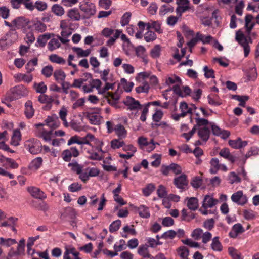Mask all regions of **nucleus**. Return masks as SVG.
Masks as SVG:
<instances>
[{
  "instance_id": "f03ea898",
  "label": "nucleus",
  "mask_w": 259,
  "mask_h": 259,
  "mask_svg": "<svg viewBox=\"0 0 259 259\" xmlns=\"http://www.w3.org/2000/svg\"><path fill=\"white\" fill-rule=\"evenodd\" d=\"M245 36L240 30L236 33V40L243 48L244 56H248L250 48L249 44H252V39L250 35Z\"/></svg>"
},
{
  "instance_id": "bb28decb",
  "label": "nucleus",
  "mask_w": 259,
  "mask_h": 259,
  "mask_svg": "<svg viewBox=\"0 0 259 259\" xmlns=\"http://www.w3.org/2000/svg\"><path fill=\"white\" fill-rule=\"evenodd\" d=\"M219 239V237H215L213 238L211 244V248L213 251L220 252L222 250L223 247Z\"/></svg>"
},
{
  "instance_id": "8fccbe9b",
  "label": "nucleus",
  "mask_w": 259,
  "mask_h": 259,
  "mask_svg": "<svg viewBox=\"0 0 259 259\" xmlns=\"http://www.w3.org/2000/svg\"><path fill=\"white\" fill-rule=\"evenodd\" d=\"M161 48L160 45H156L150 51V55L153 58H157L160 56Z\"/></svg>"
},
{
  "instance_id": "4d7b16f0",
  "label": "nucleus",
  "mask_w": 259,
  "mask_h": 259,
  "mask_svg": "<svg viewBox=\"0 0 259 259\" xmlns=\"http://www.w3.org/2000/svg\"><path fill=\"white\" fill-rule=\"evenodd\" d=\"M131 17V13L130 12H126L122 16L121 19V24L122 26H125L129 23L130 18Z\"/></svg>"
},
{
  "instance_id": "e433bc0d",
  "label": "nucleus",
  "mask_w": 259,
  "mask_h": 259,
  "mask_svg": "<svg viewBox=\"0 0 259 259\" xmlns=\"http://www.w3.org/2000/svg\"><path fill=\"white\" fill-rule=\"evenodd\" d=\"M38 100L41 103L51 104L54 101L53 96H49L45 94L39 95Z\"/></svg>"
},
{
  "instance_id": "ddd939ff",
  "label": "nucleus",
  "mask_w": 259,
  "mask_h": 259,
  "mask_svg": "<svg viewBox=\"0 0 259 259\" xmlns=\"http://www.w3.org/2000/svg\"><path fill=\"white\" fill-rule=\"evenodd\" d=\"M247 141H242L241 138H238L237 139L229 141V145L234 149H241L245 147L247 145Z\"/></svg>"
},
{
  "instance_id": "5701e85b",
  "label": "nucleus",
  "mask_w": 259,
  "mask_h": 259,
  "mask_svg": "<svg viewBox=\"0 0 259 259\" xmlns=\"http://www.w3.org/2000/svg\"><path fill=\"white\" fill-rule=\"evenodd\" d=\"M32 6L33 7V9L29 10V11H32L36 8L39 11H44L47 9L48 5L45 2L37 1L34 4L32 3Z\"/></svg>"
},
{
  "instance_id": "58836bf2",
  "label": "nucleus",
  "mask_w": 259,
  "mask_h": 259,
  "mask_svg": "<svg viewBox=\"0 0 259 259\" xmlns=\"http://www.w3.org/2000/svg\"><path fill=\"white\" fill-rule=\"evenodd\" d=\"M155 189V185L152 183L147 184L146 187L142 189L143 195L145 196H149Z\"/></svg>"
},
{
  "instance_id": "09e8293b",
  "label": "nucleus",
  "mask_w": 259,
  "mask_h": 259,
  "mask_svg": "<svg viewBox=\"0 0 259 259\" xmlns=\"http://www.w3.org/2000/svg\"><path fill=\"white\" fill-rule=\"evenodd\" d=\"M203 230L202 229L198 228L194 229L191 233V237L195 240H199L202 235Z\"/></svg>"
},
{
  "instance_id": "052dcab7",
  "label": "nucleus",
  "mask_w": 259,
  "mask_h": 259,
  "mask_svg": "<svg viewBox=\"0 0 259 259\" xmlns=\"http://www.w3.org/2000/svg\"><path fill=\"white\" fill-rule=\"evenodd\" d=\"M34 27L35 30L39 32L45 31L47 28L46 25L40 21H37L35 23Z\"/></svg>"
},
{
  "instance_id": "7c9ffc66",
  "label": "nucleus",
  "mask_w": 259,
  "mask_h": 259,
  "mask_svg": "<svg viewBox=\"0 0 259 259\" xmlns=\"http://www.w3.org/2000/svg\"><path fill=\"white\" fill-rule=\"evenodd\" d=\"M4 23L6 26L11 28L10 31L6 35L7 37L9 38V37L13 35L14 39H16L18 38V34L15 31V26H13V23H10L7 21H5Z\"/></svg>"
},
{
  "instance_id": "c85d7f7f",
  "label": "nucleus",
  "mask_w": 259,
  "mask_h": 259,
  "mask_svg": "<svg viewBox=\"0 0 259 259\" xmlns=\"http://www.w3.org/2000/svg\"><path fill=\"white\" fill-rule=\"evenodd\" d=\"M52 12L56 15L61 16L64 15L65 11L64 8L59 4H54L51 7Z\"/></svg>"
},
{
  "instance_id": "c9c22d12",
  "label": "nucleus",
  "mask_w": 259,
  "mask_h": 259,
  "mask_svg": "<svg viewBox=\"0 0 259 259\" xmlns=\"http://www.w3.org/2000/svg\"><path fill=\"white\" fill-rule=\"evenodd\" d=\"M196 37L199 40L202 41L204 44H208L212 40H213V38L211 35L205 36L200 32L197 33Z\"/></svg>"
},
{
  "instance_id": "9b49d317",
  "label": "nucleus",
  "mask_w": 259,
  "mask_h": 259,
  "mask_svg": "<svg viewBox=\"0 0 259 259\" xmlns=\"http://www.w3.org/2000/svg\"><path fill=\"white\" fill-rule=\"evenodd\" d=\"M27 190L31 195L35 198L42 200L47 197L45 193L37 187H28Z\"/></svg>"
},
{
  "instance_id": "f8f14e48",
  "label": "nucleus",
  "mask_w": 259,
  "mask_h": 259,
  "mask_svg": "<svg viewBox=\"0 0 259 259\" xmlns=\"http://www.w3.org/2000/svg\"><path fill=\"white\" fill-rule=\"evenodd\" d=\"M253 16L251 14H247L245 18V28L246 34L250 35V31L255 25V22H252L251 21Z\"/></svg>"
},
{
  "instance_id": "a18cd8bd",
  "label": "nucleus",
  "mask_w": 259,
  "mask_h": 259,
  "mask_svg": "<svg viewBox=\"0 0 259 259\" xmlns=\"http://www.w3.org/2000/svg\"><path fill=\"white\" fill-rule=\"evenodd\" d=\"M190 184L194 188L198 189L202 184V179L199 176L194 177L192 178Z\"/></svg>"
},
{
  "instance_id": "0e129e2a",
  "label": "nucleus",
  "mask_w": 259,
  "mask_h": 259,
  "mask_svg": "<svg viewBox=\"0 0 259 259\" xmlns=\"http://www.w3.org/2000/svg\"><path fill=\"white\" fill-rule=\"evenodd\" d=\"M176 236V231L172 230H170L167 232H164L161 236V238L165 239H172Z\"/></svg>"
},
{
  "instance_id": "473e14b6",
  "label": "nucleus",
  "mask_w": 259,
  "mask_h": 259,
  "mask_svg": "<svg viewBox=\"0 0 259 259\" xmlns=\"http://www.w3.org/2000/svg\"><path fill=\"white\" fill-rule=\"evenodd\" d=\"M118 138V139H114L111 141V147L113 149H119L124 146L125 143Z\"/></svg>"
},
{
  "instance_id": "2f4dec72",
  "label": "nucleus",
  "mask_w": 259,
  "mask_h": 259,
  "mask_svg": "<svg viewBox=\"0 0 259 259\" xmlns=\"http://www.w3.org/2000/svg\"><path fill=\"white\" fill-rule=\"evenodd\" d=\"M49 59L52 63H55L59 64H64L66 61L62 57L59 56L57 54H51L49 56Z\"/></svg>"
},
{
  "instance_id": "39448f33",
  "label": "nucleus",
  "mask_w": 259,
  "mask_h": 259,
  "mask_svg": "<svg viewBox=\"0 0 259 259\" xmlns=\"http://www.w3.org/2000/svg\"><path fill=\"white\" fill-rule=\"evenodd\" d=\"M12 23L15 29H22L23 31H26L31 28L29 19L24 16L16 17L12 21Z\"/></svg>"
},
{
  "instance_id": "5fc2aeb1",
  "label": "nucleus",
  "mask_w": 259,
  "mask_h": 259,
  "mask_svg": "<svg viewBox=\"0 0 259 259\" xmlns=\"http://www.w3.org/2000/svg\"><path fill=\"white\" fill-rule=\"evenodd\" d=\"M156 35L152 31H148L145 34L144 39L146 42H151L155 40Z\"/></svg>"
},
{
  "instance_id": "864d4df0",
  "label": "nucleus",
  "mask_w": 259,
  "mask_h": 259,
  "mask_svg": "<svg viewBox=\"0 0 259 259\" xmlns=\"http://www.w3.org/2000/svg\"><path fill=\"white\" fill-rule=\"evenodd\" d=\"M0 244L3 245H5L6 246H10L11 245L16 244L17 241L15 239L8 238V239H4V238H0Z\"/></svg>"
},
{
  "instance_id": "6e6552de",
  "label": "nucleus",
  "mask_w": 259,
  "mask_h": 259,
  "mask_svg": "<svg viewBox=\"0 0 259 259\" xmlns=\"http://www.w3.org/2000/svg\"><path fill=\"white\" fill-rule=\"evenodd\" d=\"M174 185L179 189L184 190L188 184L187 177L185 174L175 178L174 180Z\"/></svg>"
},
{
  "instance_id": "b1692460",
  "label": "nucleus",
  "mask_w": 259,
  "mask_h": 259,
  "mask_svg": "<svg viewBox=\"0 0 259 259\" xmlns=\"http://www.w3.org/2000/svg\"><path fill=\"white\" fill-rule=\"evenodd\" d=\"M177 251L181 259H188L189 250L186 246H180L177 249Z\"/></svg>"
},
{
  "instance_id": "393cba45",
  "label": "nucleus",
  "mask_w": 259,
  "mask_h": 259,
  "mask_svg": "<svg viewBox=\"0 0 259 259\" xmlns=\"http://www.w3.org/2000/svg\"><path fill=\"white\" fill-rule=\"evenodd\" d=\"M188 207L192 210L197 209L198 207V200L196 197H192L188 199L187 202Z\"/></svg>"
},
{
  "instance_id": "dca6fc26",
  "label": "nucleus",
  "mask_w": 259,
  "mask_h": 259,
  "mask_svg": "<svg viewBox=\"0 0 259 259\" xmlns=\"http://www.w3.org/2000/svg\"><path fill=\"white\" fill-rule=\"evenodd\" d=\"M219 155L230 161L232 163H233L236 159V157L230 153L229 149L227 148L222 149L219 152Z\"/></svg>"
},
{
  "instance_id": "774afa93",
  "label": "nucleus",
  "mask_w": 259,
  "mask_h": 259,
  "mask_svg": "<svg viewBox=\"0 0 259 259\" xmlns=\"http://www.w3.org/2000/svg\"><path fill=\"white\" fill-rule=\"evenodd\" d=\"M170 169L176 175H179L182 172L181 167L175 163L170 164Z\"/></svg>"
},
{
  "instance_id": "680f3d73",
  "label": "nucleus",
  "mask_w": 259,
  "mask_h": 259,
  "mask_svg": "<svg viewBox=\"0 0 259 259\" xmlns=\"http://www.w3.org/2000/svg\"><path fill=\"white\" fill-rule=\"evenodd\" d=\"M181 241L182 243L185 245H188L189 246L191 247H194V248H199L200 247L199 244L195 241H193L190 239H187L185 240H182Z\"/></svg>"
},
{
  "instance_id": "f3484780",
  "label": "nucleus",
  "mask_w": 259,
  "mask_h": 259,
  "mask_svg": "<svg viewBox=\"0 0 259 259\" xmlns=\"http://www.w3.org/2000/svg\"><path fill=\"white\" fill-rule=\"evenodd\" d=\"M24 114L28 119L31 118L34 115V109L31 100H28L25 104Z\"/></svg>"
},
{
  "instance_id": "49530a36",
  "label": "nucleus",
  "mask_w": 259,
  "mask_h": 259,
  "mask_svg": "<svg viewBox=\"0 0 259 259\" xmlns=\"http://www.w3.org/2000/svg\"><path fill=\"white\" fill-rule=\"evenodd\" d=\"M121 222L120 220H117L113 222L109 226V231L111 233L117 231L120 228Z\"/></svg>"
},
{
  "instance_id": "79ce46f5",
  "label": "nucleus",
  "mask_w": 259,
  "mask_h": 259,
  "mask_svg": "<svg viewBox=\"0 0 259 259\" xmlns=\"http://www.w3.org/2000/svg\"><path fill=\"white\" fill-rule=\"evenodd\" d=\"M41 72V74L46 77L49 78L53 74V67L52 65H47L42 69Z\"/></svg>"
},
{
  "instance_id": "4468645a",
  "label": "nucleus",
  "mask_w": 259,
  "mask_h": 259,
  "mask_svg": "<svg viewBox=\"0 0 259 259\" xmlns=\"http://www.w3.org/2000/svg\"><path fill=\"white\" fill-rule=\"evenodd\" d=\"M218 202V200L215 199L209 195H207L204 198L202 203V207L204 209L211 208L215 206Z\"/></svg>"
},
{
  "instance_id": "e2e57ef3",
  "label": "nucleus",
  "mask_w": 259,
  "mask_h": 259,
  "mask_svg": "<svg viewBox=\"0 0 259 259\" xmlns=\"http://www.w3.org/2000/svg\"><path fill=\"white\" fill-rule=\"evenodd\" d=\"M135 90L137 93H148L149 90V85L147 82H145L143 85L137 87Z\"/></svg>"
},
{
  "instance_id": "412c9836",
  "label": "nucleus",
  "mask_w": 259,
  "mask_h": 259,
  "mask_svg": "<svg viewBox=\"0 0 259 259\" xmlns=\"http://www.w3.org/2000/svg\"><path fill=\"white\" fill-rule=\"evenodd\" d=\"M21 135L19 130L16 129L13 131V134L11 140L12 145L17 146L19 145V142L21 140Z\"/></svg>"
},
{
  "instance_id": "6ab92c4d",
  "label": "nucleus",
  "mask_w": 259,
  "mask_h": 259,
  "mask_svg": "<svg viewBox=\"0 0 259 259\" xmlns=\"http://www.w3.org/2000/svg\"><path fill=\"white\" fill-rule=\"evenodd\" d=\"M210 131L207 127H200L198 131L199 137L205 142H206L209 138Z\"/></svg>"
},
{
  "instance_id": "6e6d98bb",
  "label": "nucleus",
  "mask_w": 259,
  "mask_h": 259,
  "mask_svg": "<svg viewBox=\"0 0 259 259\" xmlns=\"http://www.w3.org/2000/svg\"><path fill=\"white\" fill-rule=\"evenodd\" d=\"M68 165L69 167H72V170L75 171L77 174H80L82 171V167L76 161L69 163Z\"/></svg>"
},
{
  "instance_id": "7ed1b4c3",
  "label": "nucleus",
  "mask_w": 259,
  "mask_h": 259,
  "mask_svg": "<svg viewBox=\"0 0 259 259\" xmlns=\"http://www.w3.org/2000/svg\"><path fill=\"white\" fill-rule=\"evenodd\" d=\"M12 95H8L5 100L9 102L13 101L28 94L27 89L23 85H18L11 89Z\"/></svg>"
},
{
  "instance_id": "423d86ee",
  "label": "nucleus",
  "mask_w": 259,
  "mask_h": 259,
  "mask_svg": "<svg viewBox=\"0 0 259 259\" xmlns=\"http://www.w3.org/2000/svg\"><path fill=\"white\" fill-rule=\"evenodd\" d=\"M24 146L26 149L32 154H37L41 151L40 143L34 139L27 141Z\"/></svg>"
},
{
  "instance_id": "9d476101",
  "label": "nucleus",
  "mask_w": 259,
  "mask_h": 259,
  "mask_svg": "<svg viewBox=\"0 0 259 259\" xmlns=\"http://www.w3.org/2000/svg\"><path fill=\"white\" fill-rule=\"evenodd\" d=\"M75 217L74 209L71 207H66L61 212L60 218L63 221H66L68 219H73Z\"/></svg>"
},
{
  "instance_id": "de8ad7c7",
  "label": "nucleus",
  "mask_w": 259,
  "mask_h": 259,
  "mask_svg": "<svg viewBox=\"0 0 259 259\" xmlns=\"http://www.w3.org/2000/svg\"><path fill=\"white\" fill-rule=\"evenodd\" d=\"M87 118L90 120L91 124L97 125L100 123V116L93 113H89Z\"/></svg>"
},
{
  "instance_id": "f704fd0d",
  "label": "nucleus",
  "mask_w": 259,
  "mask_h": 259,
  "mask_svg": "<svg viewBox=\"0 0 259 259\" xmlns=\"http://www.w3.org/2000/svg\"><path fill=\"white\" fill-rule=\"evenodd\" d=\"M60 47V43L59 42L58 37L57 38L51 39L48 45V49L51 51H52Z\"/></svg>"
},
{
  "instance_id": "0eeeda50",
  "label": "nucleus",
  "mask_w": 259,
  "mask_h": 259,
  "mask_svg": "<svg viewBox=\"0 0 259 259\" xmlns=\"http://www.w3.org/2000/svg\"><path fill=\"white\" fill-rule=\"evenodd\" d=\"M231 198L233 202L240 205H243L247 202V198L245 195L243 194L242 191H238L233 193Z\"/></svg>"
},
{
  "instance_id": "1a4fd4ad",
  "label": "nucleus",
  "mask_w": 259,
  "mask_h": 259,
  "mask_svg": "<svg viewBox=\"0 0 259 259\" xmlns=\"http://www.w3.org/2000/svg\"><path fill=\"white\" fill-rule=\"evenodd\" d=\"M123 103L124 105L128 106V109L130 110H134L141 109L142 105L139 101L136 100L134 98L127 96L126 100L123 101Z\"/></svg>"
},
{
  "instance_id": "aec40b11",
  "label": "nucleus",
  "mask_w": 259,
  "mask_h": 259,
  "mask_svg": "<svg viewBox=\"0 0 259 259\" xmlns=\"http://www.w3.org/2000/svg\"><path fill=\"white\" fill-rule=\"evenodd\" d=\"M210 164L211 168L210 172L212 174L217 173L218 171L221 168V164L220 163L219 160L217 158H213L210 160Z\"/></svg>"
},
{
  "instance_id": "338daca9",
  "label": "nucleus",
  "mask_w": 259,
  "mask_h": 259,
  "mask_svg": "<svg viewBox=\"0 0 259 259\" xmlns=\"http://www.w3.org/2000/svg\"><path fill=\"white\" fill-rule=\"evenodd\" d=\"M163 113L161 110L156 109L152 116V119L154 121L158 122L163 116Z\"/></svg>"
},
{
  "instance_id": "c03bdc74",
  "label": "nucleus",
  "mask_w": 259,
  "mask_h": 259,
  "mask_svg": "<svg viewBox=\"0 0 259 259\" xmlns=\"http://www.w3.org/2000/svg\"><path fill=\"white\" fill-rule=\"evenodd\" d=\"M228 253L232 259H241V254L233 247H229L228 249Z\"/></svg>"
},
{
  "instance_id": "f257e3e1",
  "label": "nucleus",
  "mask_w": 259,
  "mask_h": 259,
  "mask_svg": "<svg viewBox=\"0 0 259 259\" xmlns=\"http://www.w3.org/2000/svg\"><path fill=\"white\" fill-rule=\"evenodd\" d=\"M79 9L83 13L82 19H88L95 15L96 13L95 5L90 0H83L80 3Z\"/></svg>"
},
{
  "instance_id": "3c124183",
  "label": "nucleus",
  "mask_w": 259,
  "mask_h": 259,
  "mask_svg": "<svg viewBox=\"0 0 259 259\" xmlns=\"http://www.w3.org/2000/svg\"><path fill=\"white\" fill-rule=\"evenodd\" d=\"M34 87L36 91L41 94L45 93L47 89V86L45 84L44 82H41L39 83H35Z\"/></svg>"
},
{
  "instance_id": "13d9d810",
  "label": "nucleus",
  "mask_w": 259,
  "mask_h": 259,
  "mask_svg": "<svg viewBox=\"0 0 259 259\" xmlns=\"http://www.w3.org/2000/svg\"><path fill=\"white\" fill-rule=\"evenodd\" d=\"M214 223L215 221L213 219H209L206 220L203 223V227L205 229L211 230L212 229L214 226Z\"/></svg>"
},
{
  "instance_id": "72a5a7b5",
  "label": "nucleus",
  "mask_w": 259,
  "mask_h": 259,
  "mask_svg": "<svg viewBox=\"0 0 259 259\" xmlns=\"http://www.w3.org/2000/svg\"><path fill=\"white\" fill-rule=\"evenodd\" d=\"M51 37L50 33H45L43 35H40L37 40V42L39 44V47H44L47 43V41Z\"/></svg>"
},
{
  "instance_id": "4be33fe9",
  "label": "nucleus",
  "mask_w": 259,
  "mask_h": 259,
  "mask_svg": "<svg viewBox=\"0 0 259 259\" xmlns=\"http://www.w3.org/2000/svg\"><path fill=\"white\" fill-rule=\"evenodd\" d=\"M67 16L70 19L75 21H79L81 18H82V16L79 13L78 9L76 8L69 10L67 12Z\"/></svg>"
},
{
  "instance_id": "20e7f679",
  "label": "nucleus",
  "mask_w": 259,
  "mask_h": 259,
  "mask_svg": "<svg viewBox=\"0 0 259 259\" xmlns=\"http://www.w3.org/2000/svg\"><path fill=\"white\" fill-rule=\"evenodd\" d=\"M122 33L121 30H115L109 28H105L102 31V34L105 37H109L111 35L114 34L113 37H110L107 41V45L108 46H112L115 42L116 40L119 38Z\"/></svg>"
},
{
  "instance_id": "a19ab883",
  "label": "nucleus",
  "mask_w": 259,
  "mask_h": 259,
  "mask_svg": "<svg viewBox=\"0 0 259 259\" xmlns=\"http://www.w3.org/2000/svg\"><path fill=\"white\" fill-rule=\"evenodd\" d=\"M42 163V159L41 157H37L33 159L30 164V167L31 169H38L40 166L41 165Z\"/></svg>"
},
{
  "instance_id": "37998d69",
  "label": "nucleus",
  "mask_w": 259,
  "mask_h": 259,
  "mask_svg": "<svg viewBox=\"0 0 259 259\" xmlns=\"http://www.w3.org/2000/svg\"><path fill=\"white\" fill-rule=\"evenodd\" d=\"M228 180L231 184H233L234 183H238L241 182V179L235 172H231L229 174Z\"/></svg>"
},
{
  "instance_id": "69168bd1",
  "label": "nucleus",
  "mask_w": 259,
  "mask_h": 259,
  "mask_svg": "<svg viewBox=\"0 0 259 259\" xmlns=\"http://www.w3.org/2000/svg\"><path fill=\"white\" fill-rule=\"evenodd\" d=\"M181 82H182V81H181V78L179 77L176 76V75H174V76H172V77H168L166 79V81H165V83L167 85L174 84L176 82L181 83Z\"/></svg>"
},
{
  "instance_id": "ea45409f",
  "label": "nucleus",
  "mask_w": 259,
  "mask_h": 259,
  "mask_svg": "<svg viewBox=\"0 0 259 259\" xmlns=\"http://www.w3.org/2000/svg\"><path fill=\"white\" fill-rule=\"evenodd\" d=\"M207 99L208 103L210 105L217 106L222 104V101L218 98L217 96L212 97V95H209Z\"/></svg>"
},
{
  "instance_id": "c756f323",
  "label": "nucleus",
  "mask_w": 259,
  "mask_h": 259,
  "mask_svg": "<svg viewBox=\"0 0 259 259\" xmlns=\"http://www.w3.org/2000/svg\"><path fill=\"white\" fill-rule=\"evenodd\" d=\"M73 51L75 52L78 57H87L91 53L90 49H87L83 50L81 48L79 47H73L72 48Z\"/></svg>"
},
{
  "instance_id": "2eb2a0df",
  "label": "nucleus",
  "mask_w": 259,
  "mask_h": 259,
  "mask_svg": "<svg viewBox=\"0 0 259 259\" xmlns=\"http://www.w3.org/2000/svg\"><path fill=\"white\" fill-rule=\"evenodd\" d=\"M115 134L120 139H124L126 137L127 132L124 126L121 124H118L114 126V131Z\"/></svg>"
},
{
  "instance_id": "4c0bfd02",
  "label": "nucleus",
  "mask_w": 259,
  "mask_h": 259,
  "mask_svg": "<svg viewBox=\"0 0 259 259\" xmlns=\"http://www.w3.org/2000/svg\"><path fill=\"white\" fill-rule=\"evenodd\" d=\"M148 247L149 246L146 244L140 245L138 249V253L142 257L150 255Z\"/></svg>"
},
{
  "instance_id": "cd10ccee",
  "label": "nucleus",
  "mask_w": 259,
  "mask_h": 259,
  "mask_svg": "<svg viewBox=\"0 0 259 259\" xmlns=\"http://www.w3.org/2000/svg\"><path fill=\"white\" fill-rule=\"evenodd\" d=\"M139 215L143 218H148L150 216L149 208L145 205H140L138 208Z\"/></svg>"
},
{
  "instance_id": "603ef678",
  "label": "nucleus",
  "mask_w": 259,
  "mask_h": 259,
  "mask_svg": "<svg viewBox=\"0 0 259 259\" xmlns=\"http://www.w3.org/2000/svg\"><path fill=\"white\" fill-rule=\"evenodd\" d=\"M157 194L159 198H165L167 195L165 187L162 185H159L157 190Z\"/></svg>"
},
{
  "instance_id": "a878e982",
  "label": "nucleus",
  "mask_w": 259,
  "mask_h": 259,
  "mask_svg": "<svg viewBox=\"0 0 259 259\" xmlns=\"http://www.w3.org/2000/svg\"><path fill=\"white\" fill-rule=\"evenodd\" d=\"M53 76L55 79L58 81H63L65 80L66 74L65 72L61 69H57L53 72Z\"/></svg>"
},
{
  "instance_id": "a211bd4d",
  "label": "nucleus",
  "mask_w": 259,
  "mask_h": 259,
  "mask_svg": "<svg viewBox=\"0 0 259 259\" xmlns=\"http://www.w3.org/2000/svg\"><path fill=\"white\" fill-rule=\"evenodd\" d=\"M244 231V229L241 224L238 223L235 224L232 228V231L229 232V236L231 238H236L239 234L242 233Z\"/></svg>"
},
{
  "instance_id": "bf43d9fd",
  "label": "nucleus",
  "mask_w": 259,
  "mask_h": 259,
  "mask_svg": "<svg viewBox=\"0 0 259 259\" xmlns=\"http://www.w3.org/2000/svg\"><path fill=\"white\" fill-rule=\"evenodd\" d=\"M88 158L93 160H101L103 158V155H100L96 152H88Z\"/></svg>"
}]
</instances>
